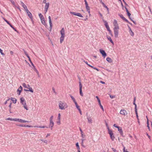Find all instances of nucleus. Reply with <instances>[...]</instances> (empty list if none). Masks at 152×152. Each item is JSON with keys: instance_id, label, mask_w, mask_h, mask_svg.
I'll return each instance as SVG.
<instances>
[{"instance_id": "44", "label": "nucleus", "mask_w": 152, "mask_h": 152, "mask_svg": "<svg viewBox=\"0 0 152 152\" xmlns=\"http://www.w3.org/2000/svg\"><path fill=\"white\" fill-rule=\"evenodd\" d=\"M85 63L87 64L88 66L91 67V68H93V66H91L90 65V64H88V63L87 62V61H85Z\"/></svg>"}, {"instance_id": "14", "label": "nucleus", "mask_w": 152, "mask_h": 152, "mask_svg": "<svg viewBox=\"0 0 152 152\" xmlns=\"http://www.w3.org/2000/svg\"><path fill=\"white\" fill-rule=\"evenodd\" d=\"M17 126H19V127H32V126L31 125H22V124H19V125H17Z\"/></svg>"}, {"instance_id": "2", "label": "nucleus", "mask_w": 152, "mask_h": 152, "mask_svg": "<svg viewBox=\"0 0 152 152\" xmlns=\"http://www.w3.org/2000/svg\"><path fill=\"white\" fill-rule=\"evenodd\" d=\"M59 109L61 110H64L68 107L67 103L64 101H60L58 103Z\"/></svg>"}, {"instance_id": "39", "label": "nucleus", "mask_w": 152, "mask_h": 152, "mask_svg": "<svg viewBox=\"0 0 152 152\" xmlns=\"http://www.w3.org/2000/svg\"><path fill=\"white\" fill-rule=\"evenodd\" d=\"M103 22H104V25H105V27L107 26H108V23H107V22L106 21H105L104 20H103Z\"/></svg>"}, {"instance_id": "46", "label": "nucleus", "mask_w": 152, "mask_h": 152, "mask_svg": "<svg viewBox=\"0 0 152 152\" xmlns=\"http://www.w3.org/2000/svg\"><path fill=\"white\" fill-rule=\"evenodd\" d=\"M86 9L87 10H90V7L88 6V5L86 6Z\"/></svg>"}, {"instance_id": "54", "label": "nucleus", "mask_w": 152, "mask_h": 152, "mask_svg": "<svg viewBox=\"0 0 152 152\" xmlns=\"http://www.w3.org/2000/svg\"><path fill=\"white\" fill-rule=\"evenodd\" d=\"M113 126H114V127H115V128H117L118 127V126H117L116 125V124H114L113 125Z\"/></svg>"}, {"instance_id": "42", "label": "nucleus", "mask_w": 152, "mask_h": 152, "mask_svg": "<svg viewBox=\"0 0 152 152\" xmlns=\"http://www.w3.org/2000/svg\"><path fill=\"white\" fill-rule=\"evenodd\" d=\"M96 98H97V100L98 101V102L99 103V104L100 103H101L100 101L99 98L98 97V96H96Z\"/></svg>"}, {"instance_id": "64", "label": "nucleus", "mask_w": 152, "mask_h": 152, "mask_svg": "<svg viewBox=\"0 0 152 152\" xmlns=\"http://www.w3.org/2000/svg\"><path fill=\"white\" fill-rule=\"evenodd\" d=\"M19 88L20 89V90H22L23 89V88L21 86H20V87H19Z\"/></svg>"}, {"instance_id": "59", "label": "nucleus", "mask_w": 152, "mask_h": 152, "mask_svg": "<svg viewBox=\"0 0 152 152\" xmlns=\"http://www.w3.org/2000/svg\"><path fill=\"white\" fill-rule=\"evenodd\" d=\"M10 54L11 55H12L13 54V52L12 51H10Z\"/></svg>"}, {"instance_id": "25", "label": "nucleus", "mask_w": 152, "mask_h": 152, "mask_svg": "<svg viewBox=\"0 0 152 152\" xmlns=\"http://www.w3.org/2000/svg\"><path fill=\"white\" fill-rule=\"evenodd\" d=\"M107 38L108 39V40H109L112 43L113 45H114V43L112 40L111 38L109 36H107Z\"/></svg>"}, {"instance_id": "26", "label": "nucleus", "mask_w": 152, "mask_h": 152, "mask_svg": "<svg viewBox=\"0 0 152 152\" xmlns=\"http://www.w3.org/2000/svg\"><path fill=\"white\" fill-rule=\"evenodd\" d=\"M120 17L122 19H123L125 21H126L127 22H128V20L126 19L124 17V16H123V15L122 14H121V15H119Z\"/></svg>"}, {"instance_id": "15", "label": "nucleus", "mask_w": 152, "mask_h": 152, "mask_svg": "<svg viewBox=\"0 0 152 152\" xmlns=\"http://www.w3.org/2000/svg\"><path fill=\"white\" fill-rule=\"evenodd\" d=\"M20 3L24 9L25 11H27V10H28L27 8V6L24 4V3L23 2L21 1Z\"/></svg>"}, {"instance_id": "53", "label": "nucleus", "mask_w": 152, "mask_h": 152, "mask_svg": "<svg viewBox=\"0 0 152 152\" xmlns=\"http://www.w3.org/2000/svg\"><path fill=\"white\" fill-rule=\"evenodd\" d=\"M112 149L114 151V152H115L117 151L116 150L114 149V148H112Z\"/></svg>"}, {"instance_id": "37", "label": "nucleus", "mask_w": 152, "mask_h": 152, "mask_svg": "<svg viewBox=\"0 0 152 152\" xmlns=\"http://www.w3.org/2000/svg\"><path fill=\"white\" fill-rule=\"evenodd\" d=\"M40 140L45 143H47V140H45L40 139Z\"/></svg>"}, {"instance_id": "3", "label": "nucleus", "mask_w": 152, "mask_h": 152, "mask_svg": "<svg viewBox=\"0 0 152 152\" xmlns=\"http://www.w3.org/2000/svg\"><path fill=\"white\" fill-rule=\"evenodd\" d=\"M50 123L48 126H34V128L37 127L40 128H50L51 129H52V128L54 125V122L53 121H49Z\"/></svg>"}, {"instance_id": "21", "label": "nucleus", "mask_w": 152, "mask_h": 152, "mask_svg": "<svg viewBox=\"0 0 152 152\" xmlns=\"http://www.w3.org/2000/svg\"><path fill=\"white\" fill-rule=\"evenodd\" d=\"M20 103L21 104H22L23 103L26 102V101L25 99L23 97H21L20 99Z\"/></svg>"}, {"instance_id": "62", "label": "nucleus", "mask_w": 152, "mask_h": 152, "mask_svg": "<svg viewBox=\"0 0 152 152\" xmlns=\"http://www.w3.org/2000/svg\"><path fill=\"white\" fill-rule=\"evenodd\" d=\"M50 133H48V134H47L46 136V137H47L48 136H50Z\"/></svg>"}, {"instance_id": "27", "label": "nucleus", "mask_w": 152, "mask_h": 152, "mask_svg": "<svg viewBox=\"0 0 152 152\" xmlns=\"http://www.w3.org/2000/svg\"><path fill=\"white\" fill-rule=\"evenodd\" d=\"M106 60L110 63H111L113 62V61L111 58L109 57H107V58Z\"/></svg>"}, {"instance_id": "56", "label": "nucleus", "mask_w": 152, "mask_h": 152, "mask_svg": "<svg viewBox=\"0 0 152 152\" xmlns=\"http://www.w3.org/2000/svg\"><path fill=\"white\" fill-rule=\"evenodd\" d=\"M10 99H7V101L5 102L4 103L5 104H7V102L8 101H10Z\"/></svg>"}, {"instance_id": "13", "label": "nucleus", "mask_w": 152, "mask_h": 152, "mask_svg": "<svg viewBox=\"0 0 152 152\" xmlns=\"http://www.w3.org/2000/svg\"><path fill=\"white\" fill-rule=\"evenodd\" d=\"M49 3H46L45 5V13H46L48 10V8L49 7Z\"/></svg>"}, {"instance_id": "18", "label": "nucleus", "mask_w": 152, "mask_h": 152, "mask_svg": "<svg viewBox=\"0 0 152 152\" xmlns=\"http://www.w3.org/2000/svg\"><path fill=\"white\" fill-rule=\"evenodd\" d=\"M48 19H49V22L50 24V28H51V29L52 28L53 24L52 23V21H51V17L50 16H49L48 17Z\"/></svg>"}, {"instance_id": "8", "label": "nucleus", "mask_w": 152, "mask_h": 152, "mask_svg": "<svg viewBox=\"0 0 152 152\" xmlns=\"http://www.w3.org/2000/svg\"><path fill=\"white\" fill-rule=\"evenodd\" d=\"M15 121H18L21 123L28 122V121L19 118H15Z\"/></svg>"}, {"instance_id": "41", "label": "nucleus", "mask_w": 152, "mask_h": 152, "mask_svg": "<svg viewBox=\"0 0 152 152\" xmlns=\"http://www.w3.org/2000/svg\"><path fill=\"white\" fill-rule=\"evenodd\" d=\"M53 115H52L50 117L49 119V121H53Z\"/></svg>"}, {"instance_id": "34", "label": "nucleus", "mask_w": 152, "mask_h": 152, "mask_svg": "<svg viewBox=\"0 0 152 152\" xmlns=\"http://www.w3.org/2000/svg\"><path fill=\"white\" fill-rule=\"evenodd\" d=\"M75 104L76 105V108H77L78 110H80V107L79 106L77 103V102H75Z\"/></svg>"}, {"instance_id": "38", "label": "nucleus", "mask_w": 152, "mask_h": 152, "mask_svg": "<svg viewBox=\"0 0 152 152\" xmlns=\"http://www.w3.org/2000/svg\"><path fill=\"white\" fill-rule=\"evenodd\" d=\"M17 92H18V95H20L22 90H20V89L18 88V89H17Z\"/></svg>"}, {"instance_id": "29", "label": "nucleus", "mask_w": 152, "mask_h": 152, "mask_svg": "<svg viewBox=\"0 0 152 152\" xmlns=\"http://www.w3.org/2000/svg\"><path fill=\"white\" fill-rule=\"evenodd\" d=\"M6 120H10L11 121H15V118H8L5 119Z\"/></svg>"}, {"instance_id": "55", "label": "nucleus", "mask_w": 152, "mask_h": 152, "mask_svg": "<svg viewBox=\"0 0 152 152\" xmlns=\"http://www.w3.org/2000/svg\"><path fill=\"white\" fill-rule=\"evenodd\" d=\"M127 15L129 16V17L130 15H131V14L128 11V12H127Z\"/></svg>"}, {"instance_id": "51", "label": "nucleus", "mask_w": 152, "mask_h": 152, "mask_svg": "<svg viewBox=\"0 0 152 152\" xmlns=\"http://www.w3.org/2000/svg\"><path fill=\"white\" fill-rule=\"evenodd\" d=\"M24 53L27 56H28V54H27V53L25 50H24Z\"/></svg>"}, {"instance_id": "61", "label": "nucleus", "mask_w": 152, "mask_h": 152, "mask_svg": "<svg viewBox=\"0 0 152 152\" xmlns=\"http://www.w3.org/2000/svg\"><path fill=\"white\" fill-rule=\"evenodd\" d=\"M81 136L83 137H84L85 136V135H84L83 133H81Z\"/></svg>"}, {"instance_id": "50", "label": "nucleus", "mask_w": 152, "mask_h": 152, "mask_svg": "<svg viewBox=\"0 0 152 152\" xmlns=\"http://www.w3.org/2000/svg\"><path fill=\"white\" fill-rule=\"evenodd\" d=\"M92 68H93L94 69H95L98 71H99V70L96 67H94L93 66V67Z\"/></svg>"}, {"instance_id": "5", "label": "nucleus", "mask_w": 152, "mask_h": 152, "mask_svg": "<svg viewBox=\"0 0 152 152\" xmlns=\"http://www.w3.org/2000/svg\"><path fill=\"white\" fill-rule=\"evenodd\" d=\"M39 16L40 19L42 23L45 26H46L47 24L46 23L45 20L42 14L41 13H39Z\"/></svg>"}, {"instance_id": "48", "label": "nucleus", "mask_w": 152, "mask_h": 152, "mask_svg": "<svg viewBox=\"0 0 152 152\" xmlns=\"http://www.w3.org/2000/svg\"><path fill=\"white\" fill-rule=\"evenodd\" d=\"M147 123V127L148 128V129L150 130V127H149V122H148V123Z\"/></svg>"}, {"instance_id": "52", "label": "nucleus", "mask_w": 152, "mask_h": 152, "mask_svg": "<svg viewBox=\"0 0 152 152\" xmlns=\"http://www.w3.org/2000/svg\"><path fill=\"white\" fill-rule=\"evenodd\" d=\"M106 126L107 128V130H108V129H110V128L108 126V124L107 123H106Z\"/></svg>"}, {"instance_id": "28", "label": "nucleus", "mask_w": 152, "mask_h": 152, "mask_svg": "<svg viewBox=\"0 0 152 152\" xmlns=\"http://www.w3.org/2000/svg\"><path fill=\"white\" fill-rule=\"evenodd\" d=\"M65 36H61L60 38V42L61 43L64 40Z\"/></svg>"}, {"instance_id": "33", "label": "nucleus", "mask_w": 152, "mask_h": 152, "mask_svg": "<svg viewBox=\"0 0 152 152\" xmlns=\"http://www.w3.org/2000/svg\"><path fill=\"white\" fill-rule=\"evenodd\" d=\"M28 58V60L29 61H30V63H31L32 65L33 66H34V67H35V66H34V64H33L32 63V62L31 61V59L29 57V56H27Z\"/></svg>"}, {"instance_id": "1", "label": "nucleus", "mask_w": 152, "mask_h": 152, "mask_svg": "<svg viewBox=\"0 0 152 152\" xmlns=\"http://www.w3.org/2000/svg\"><path fill=\"white\" fill-rule=\"evenodd\" d=\"M114 26L113 31L114 37L115 38H118L119 34V26L116 20H114L113 22Z\"/></svg>"}, {"instance_id": "60", "label": "nucleus", "mask_w": 152, "mask_h": 152, "mask_svg": "<svg viewBox=\"0 0 152 152\" xmlns=\"http://www.w3.org/2000/svg\"><path fill=\"white\" fill-rule=\"evenodd\" d=\"M136 117L137 120L139 119L138 116V113H136Z\"/></svg>"}, {"instance_id": "45", "label": "nucleus", "mask_w": 152, "mask_h": 152, "mask_svg": "<svg viewBox=\"0 0 152 152\" xmlns=\"http://www.w3.org/2000/svg\"><path fill=\"white\" fill-rule=\"evenodd\" d=\"M123 150V152H128L127 151V149H125V147H124Z\"/></svg>"}, {"instance_id": "16", "label": "nucleus", "mask_w": 152, "mask_h": 152, "mask_svg": "<svg viewBox=\"0 0 152 152\" xmlns=\"http://www.w3.org/2000/svg\"><path fill=\"white\" fill-rule=\"evenodd\" d=\"M22 104L23 105V107L26 110H28V108L26 104V102L23 103Z\"/></svg>"}, {"instance_id": "40", "label": "nucleus", "mask_w": 152, "mask_h": 152, "mask_svg": "<svg viewBox=\"0 0 152 152\" xmlns=\"http://www.w3.org/2000/svg\"><path fill=\"white\" fill-rule=\"evenodd\" d=\"M61 115L60 113H59L58 114V119H58L59 120L61 119Z\"/></svg>"}, {"instance_id": "10", "label": "nucleus", "mask_w": 152, "mask_h": 152, "mask_svg": "<svg viewBox=\"0 0 152 152\" xmlns=\"http://www.w3.org/2000/svg\"><path fill=\"white\" fill-rule=\"evenodd\" d=\"M70 13L71 14H73L74 15L77 16L81 18H83V17L82 15L80 13H79L71 12H70Z\"/></svg>"}, {"instance_id": "19", "label": "nucleus", "mask_w": 152, "mask_h": 152, "mask_svg": "<svg viewBox=\"0 0 152 152\" xmlns=\"http://www.w3.org/2000/svg\"><path fill=\"white\" fill-rule=\"evenodd\" d=\"M117 128L118 129V130L120 134L121 135H122L123 134V132L121 128L120 127L118 126Z\"/></svg>"}, {"instance_id": "6", "label": "nucleus", "mask_w": 152, "mask_h": 152, "mask_svg": "<svg viewBox=\"0 0 152 152\" xmlns=\"http://www.w3.org/2000/svg\"><path fill=\"white\" fill-rule=\"evenodd\" d=\"M108 133L109 134L110 139L112 141H113L115 138V137L112 130L108 129Z\"/></svg>"}, {"instance_id": "43", "label": "nucleus", "mask_w": 152, "mask_h": 152, "mask_svg": "<svg viewBox=\"0 0 152 152\" xmlns=\"http://www.w3.org/2000/svg\"><path fill=\"white\" fill-rule=\"evenodd\" d=\"M10 1L14 6H15V3L14 1L12 0H10Z\"/></svg>"}, {"instance_id": "9", "label": "nucleus", "mask_w": 152, "mask_h": 152, "mask_svg": "<svg viewBox=\"0 0 152 152\" xmlns=\"http://www.w3.org/2000/svg\"><path fill=\"white\" fill-rule=\"evenodd\" d=\"M79 90H80V94L81 96H83V94L82 92V88L83 86L82 85L80 82H79Z\"/></svg>"}, {"instance_id": "7", "label": "nucleus", "mask_w": 152, "mask_h": 152, "mask_svg": "<svg viewBox=\"0 0 152 152\" xmlns=\"http://www.w3.org/2000/svg\"><path fill=\"white\" fill-rule=\"evenodd\" d=\"M120 113L121 115L124 116H127L128 114L127 111L124 109H122L121 110Z\"/></svg>"}, {"instance_id": "17", "label": "nucleus", "mask_w": 152, "mask_h": 152, "mask_svg": "<svg viewBox=\"0 0 152 152\" xmlns=\"http://www.w3.org/2000/svg\"><path fill=\"white\" fill-rule=\"evenodd\" d=\"M60 33L61 34V36H65V30L64 28H62L61 30L60 31Z\"/></svg>"}, {"instance_id": "30", "label": "nucleus", "mask_w": 152, "mask_h": 152, "mask_svg": "<svg viewBox=\"0 0 152 152\" xmlns=\"http://www.w3.org/2000/svg\"><path fill=\"white\" fill-rule=\"evenodd\" d=\"M70 97H71L74 103H75V102H77L75 99L72 96H70Z\"/></svg>"}, {"instance_id": "49", "label": "nucleus", "mask_w": 152, "mask_h": 152, "mask_svg": "<svg viewBox=\"0 0 152 152\" xmlns=\"http://www.w3.org/2000/svg\"><path fill=\"white\" fill-rule=\"evenodd\" d=\"M86 6L88 5V4L86 1V0H84Z\"/></svg>"}, {"instance_id": "32", "label": "nucleus", "mask_w": 152, "mask_h": 152, "mask_svg": "<svg viewBox=\"0 0 152 152\" xmlns=\"http://www.w3.org/2000/svg\"><path fill=\"white\" fill-rule=\"evenodd\" d=\"M101 3L103 4L104 7H105V8H106L107 9V11H108V10H109L108 8L104 4V3L103 2Z\"/></svg>"}, {"instance_id": "12", "label": "nucleus", "mask_w": 152, "mask_h": 152, "mask_svg": "<svg viewBox=\"0 0 152 152\" xmlns=\"http://www.w3.org/2000/svg\"><path fill=\"white\" fill-rule=\"evenodd\" d=\"M28 16L31 19V21H33V16L31 13L28 10L26 11Z\"/></svg>"}, {"instance_id": "31", "label": "nucleus", "mask_w": 152, "mask_h": 152, "mask_svg": "<svg viewBox=\"0 0 152 152\" xmlns=\"http://www.w3.org/2000/svg\"><path fill=\"white\" fill-rule=\"evenodd\" d=\"M76 145L77 147V149L78 150H80V148L78 142H77L76 144Z\"/></svg>"}, {"instance_id": "20", "label": "nucleus", "mask_w": 152, "mask_h": 152, "mask_svg": "<svg viewBox=\"0 0 152 152\" xmlns=\"http://www.w3.org/2000/svg\"><path fill=\"white\" fill-rule=\"evenodd\" d=\"M87 119L88 120V122L89 123L91 124L92 123V120L91 117L89 116H87Z\"/></svg>"}, {"instance_id": "11", "label": "nucleus", "mask_w": 152, "mask_h": 152, "mask_svg": "<svg viewBox=\"0 0 152 152\" xmlns=\"http://www.w3.org/2000/svg\"><path fill=\"white\" fill-rule=\"evenodd\" d=\"M99 51L104 58H105L107 56V54L104 50L102 49H100Z\"/></svg>"}, {"instance_id": "63", "label": "nucleus", "mask_w": 152, "mask_h": 152, "mask_svg": "<svg viewBox=\"0 0 152 152\" xmlns=\"http://www.w3.org/2000/svg\"><path fill=\"white\" fill-rule=\"evenodd\" d=\"M43 3L45 4L46 3H47L46 0H43Z\"/></svg>"}, {"instance_id": "57", "label": "nucleus", "mask_w": 152, "mask_h": 152, "mask_svg": "<svg viewBox=\"0 0 152 152\" xmlns=\"http://www.w3.org/2000/svg\"><path fill=\"white\" fill-rule=\"evenodd\" d=\"M114 97H115V96H114L110 95V98H111L112 99L114 98Z\"/></svg>"}, {"instance_id": "36", "label": "nucleus", "mask_w": 152, "mask_h": 152, "mask_svg": "<svg viewBox=\"0 0 152 152\" xmlns=\"http://www.w3.org/2000/svg\"><path fill=\"white\" fill-rule=\"evenodd\" d=\"M106 28H107V30L110 33L111 32V31L110 30V28L109 26H107L106 27Z\"/></svg>"}, {"instance_id": "47", "label": "nucleus", "mask_w": 152, "mask_h": 152, "mask_svg": "<svg viewBox=\"0 0 152 152\" xmlns=\"http://www.w3.org/2000/svg\"><path fill=\"white\" fill-rule=\"evenodd\" d=\"M99 104V105H100V107H101V108L102 110H103V111H104V108H103V107L102 106V104H101V103Z\"/></svg>"}, {"instance_id": "24", "label": "nucleus", "mask_w": 152, "mask_h": 152, "mask_svg": "<svg viewBox=\"0 0 152 152\" xmlns=\"http://www.w3.org/2000/svg\"><path fill=\"white\" fill-rule=\"evenodd\" d=\"M10 99L12 101V102L14 104H15L16 103L17 100L15 98L11 97Z\"/></svg>"}, {"instance_id": "35", "label": "nucleus", "mask_w": 152, "mask_h": 152, "mask_svg": "<svg viewBox=\"0 0 152 152\" xmlns=\"http://www.w3.org/2000/svg\"><path fill=\"white\" fill-rule=\"evenodd\" d=\"M57 124L58 125H60L61 124V120H58V119H57V121H56V122Z\"/></svg>"}, {"instance_id": "22", "label": "nucleus", "mask_w": 152, "mask_h": 152, "mask_svg": "<svg viewBox=\"0 0 152 152\" xmlns=\"http://www.w3.org/2000/svg\"><path fill=\"white\" fill-rule=\"evenodd\" d=\"M12 102L10 101V104L9 105V112H10V113H12Z\"/></svg>"}, {"instance_id": "23", "label": "nucleus", "mask_w": 152, "mask_h": 152, "mask_svg": "<svg viewBox=\"0 0 152 152\" xmlns=\"http://www.w3.org/2000/svg\"><path fill=\"white\" fill-rule=\"evenodd\" d=\"M129 33L130 35L132 36H133L134 35V32L132 31L131 28L129 26Z\"/></svg>"}, {"instance_id": "58", "label": "nucleus", "mask_w": 152, "mask_h": 152, "mask_svg": "<svg viewBox=\"0 0 152 152\" xmlns=\"http://www.w3.org/2000/svg\"><path fill=\"white\" fill-rule=\"evenodd\" d=\"M0 53L3 56H4L5 55L4 54L3 52V51H1V52Z\"/></svg>"}, {"instance_id": "4", "label": "nucleus", "mask_w": 152, "mask_h": 152, "mask_svg": "<svg viewBox=\"0 0 152 152\" xmlns=\"http://www.w3.org/2000/svg\"><path fill=\"white\" fill-rule=\"evenodd\" d=\"M22 86L24 88L28 89V90L24 89V91H29L31 93H33L34 91L32 88L29 85H26L25 83H23Z\"/></svg>"}]
</instances>
